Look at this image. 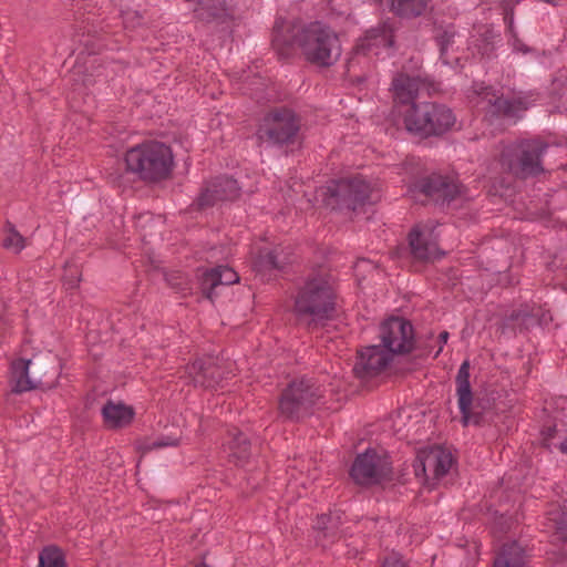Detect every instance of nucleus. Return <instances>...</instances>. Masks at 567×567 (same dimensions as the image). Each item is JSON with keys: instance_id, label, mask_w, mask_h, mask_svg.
Segmentation results:
<instances>
[{"instance_id": "f257e3e1", "label": "nucleus", "mask_w": 567, "mask_h": 567, "mask_svg": "<svg viewBox=\"0 0 567 567\" xmlns=\"http://www.w3.org/2000/svg\"><path fill=\"white\" fill-rule=\"evenodd\" d=\"M272 44L282 55H288L297 45L307 61L320 66L331 65L341 53L337 34L318 22L305 27L301 31H296L289 23H277Z\"/></svg>"}, {"instance_id": "f03ea898", "label": "nucleus", "mask_w": 567, "mask_h": 567, "mask_svg": "<svg viewBox=\"0 0 567 567\" xmlns=\"http://www.w3.org/2000/svg\"><path fill=\"white\" fill-rule=\"evenodd\" d=\"M337 297L332 278L320 271L311 277L297 296L295 308L309 326H324L336 315Z\"/></svg>"}, {"instance_id": "7ed1b4c3", "label": "nucleus", "mask_w": 567, "mask_h": 567, "mask_svg": "<svg viewBox=\"0 0 567 567\" xmlns=\"http://www.w3.org/2000/svg\"><path fill=\"white\" fill-rule=\"evenodd\" d=\"M127 169L142 179L156 182L166 178L172 169L173 154L159 142H147L130 148L125 155Z\"/></svg>"}, {"instance_id": "20e7f679", "label": "nucleus", "mask_w": 567, "mask_h": 567, "mask_svg": "<svg viewBox=\"0 0 567 567\" xmlns=\"http://www.w3.org/2000/svg\"><path fill=\"white\" fill-rule=\"evenodd\" d=\"M319 197L326 207L337 208L344 206L355 210L358 206L365 203H375L380 198V189L377 184L357 176L320 188L317 194V200H319Z\"/></svg>"}, {"instance_id": "39448f33", "label": "nucleus", "mask_w": 567, "mask_h": 567, "mask_svg": "<svg viewBox=\"0 0 567 567\" xmlns=\"http://www.w3.org/2000/svg\"><path fill=\"white\" fill-rule=\"evenodd\" d=\"M540 140L524 141L504 148L499 163L502 167L515 176L527 177L542 172L540 156L546 150Z\"/></svg>"}, {"instance_id": "423d86ee", "label": "nucleus", "mask_w": 567, "mask_h": 567, "mask_svg": "<svg viewBox=\"0 0 567 567\" xmlns=\"http://www.w3.org/2000/svg\"><path fill=\"white\" fill-rule=\"evenodd\" d=\"M473 94L472 102L480 111L496 116L515 117L519 111L526 110L530 104L522 94L504 97L503 93L499 94L498 91L484 84H475Z\"/></svg>"}, {"instance_id": "0eeeda50", "label": "nucleus", "mask_w": 567, "mask_h": 567, "mask_svg": "<svg viewBox=\"0 0 567 567\" xmlns=\"http://www.w3.org/2000/svg\"><path fill=\"white\" fill-rule=\"evenodd\" d=\"M320 396V389L311 380H295L281 394L280 413L289 419H300L309 412Z\"/></svg>"}, {"instance_id": "6e6552de", "label": "nucleus", "mask_w": 567, "mask_h": 567, "mask_svg": "<svg viewBox=\"0 0 567 567\" xmlns=\"http://www.w3.org/2000/svg\"><path fill=\"white\" fill-rule=\"evenodd\" d=\"M351 477L361 485L381 484L391 477V466L383 450H368L357 456Z\"/></svg>"}, {"instance_id": "1a4fd4ad", "label": "nucleus", "mask_w": 567, "mask_h": 567, "mask_svg": "<svg viewBox=\"0 0 567 567\" xmlns=\"http://www.w3.org/2000/svg\"><path fill=\"white\" fill-rule=\"evenodd\" d=\"M299 122L295 114L287 109L271 111L258 130V138L276 144L290 143L297 135Z\"/></svg>"}, {"instance_id": "9d476101", "label": "nucleus", "mask_w": 567, "mask_h": 567, "mask_svg": "<svg viewBox=\"0 0 567 567\" xmlns=\"http://www.w3.org/2000/svg\"><path fill=\"white\" fill-rule=\"evenodd\" d=\"M380 338L381 347L392 355L410 352L414 346L411 323L399 317L390 318L382 323Z\"/></svg>"}, {"instance_id": "9b49d317", "label": "nucleus", "mask_w": 567, "mask_h": 567, "mask_svg": "<svg viewBox=\"0 0 567 567\" xmlns=\"http://www.w3.org/2000/svg\"><path fill=\"white\" fill-rule=\"evenodd\" d=\"M436 226L432 223L417 224L409 234L411 257L417 261H433L440 255Z\"/></svg>"}, {"instance_id": "f8f14e48", "label": "nucleus", "mask_w": 567, "mask_h": 567, "mask_svg": "<svg viewBox=\"0 0 567 567\" xmlns=\"http://www.w3.org/2000/svg\"><path fill=\"white\" fill-rule=\"evenodd\" d=\"M393 355L381 346L365 347L359 351L353 372L358 378L367 379L381 373Z\"/></svg>"}, {"instance_id": "ddd939ff", "label": "nucleus", "mask_w": 567, "mask_h": 567, "mask_svg": "<svg viewBox=\"0 0 567 567\" xmlns=\"http://www.w3.org/2000/svg\"><path fill=\"white\" fill-rule=\"evenodd\" d=\"M431 111H434L432 103L416 104L415 102L405 106H398V110H394L409 132L424 136L431 135V131L435 127L426 117L430 116Z\"/></svg>"}, {"instance_id": "4468645a", "label": "nucleus", "mask_w": 567, "mask_h": 567, "mask_svg": "<svg viewBox=\"0 0 567 567\" xmlns=\"http://www.w3.org/2000/svg\"><path fill=\"white\" fill-rule=\"evenodd\" d=\"M416 190L427 199L445 203L460 194V186L452 178L432 175L415 184L412 192Z\"/></svg>"}, {"instance_id": "2eb2a0df", "label": "nucleus", "mask_w": 567, "mask_h": 567, "mask_svg": "<svg viewBox=\"0 0 567 567\" xmlns=\"http://www.w3.org/2000/svg\"><path fill=\"white\" fill-rule=\"evenodd\" d=\"M238 185L233 178L223 176L210 182L196 200L199 209L216 205L220 200H230L238 196Z\"/></svg>"}, {"instance_id": "dca6fc26", "label": "nucleus", "mask_w": 567, "mask_h": 567, "mask_svg": "<svg viewBox=\"0 0 567 567\" xmlns=\"http://www.w3.org/2000/svg\"><path fill=\"white\" fill-rule=\"evenodd\" d=\"M392 86L395 102L394 110H398V106L414 103L419 92L425 87V83L419 75L399 74L393 79Z\"/></svg>"}, {"instance_id": "f3484780", "label": "nucleus", "mask_w": 567, "mask_h": 567, "mask_svg": "<svg viewBox=\"0 0 567 567\" xmlns=\"http://www.w3.org/2000/svg\"><path fill=\"white\" fill-rule=\"evenodd\" d=\"M393 43L392 30L388 25H382L367 32L363 39L357 44V53L364 55H380L381 50H388Z\"/></svg>"}, {"instance_id": "a211bd4d", "label": "nucleus", "mask_w": 567, "mask_h": 567, "mask_svg": "<svg viewBox=\"0 0 567 567\" xmlns=\"http://www.w3.org/2000/svg\"><path fill=\"white\" fill-rule=\"evenodd\" d=\"M237 272L226 266H218L205 272L202 280V290L209 300L217 295L216 289L219 286H228L238 282Z\"/></svg>"}, {"instance_id": "6ab92c4d", "label": "nucleus", "mask_w": 567, "mask_h": 567, "mask_svg": "<svg viewBox=\"0 0 567 567\" xmlns=\"http://www.w3.org/2000/svg\"><path fill=\"white\" fill-rule=\"evenodd\" d=\"M456 394L458 398V408L462 413V420L464 425H467L473 421L471 414L472 408V391L470 385V362L464 361L456 375Z\"/></svg>"}, {"instance_id": "aec40b11", "label": "nucleus", "mask_w": 567, "mask_h": 567, "mask_svg": "<svg viewBox=\"0 0 567 567\" xmlns=\"http://www.w3.org/2000/svg\"><path fill=\"white\" fill-rule=\"evenodd\" d=\"M187 378L196 385L213 389L218 384L217 368L212 358L199 359L186 367Z\"/></svg>"}, {"instance_id": "412c9836", "label": "nucleus", "mask_w": 567, "mask_h": 567, "mask_svg": "<svg viewBox=\"0 0 567 567\" xmlns=\"http://www.w3.org/2000/svg\"><path fill=\"white\" fill-rule=\"evenodd\" d=\"M454 457L450 450L444 447H434L421 462L420 467L422 472L426 474L427 471L432 472L434 478L439 480L443 477L452 467Z\"/></svg>"}, {"instance_id": "4be33fe9", "label": "nucleus", "mask_w": 567, "mask_h": 567, "mask_svg": "<svg viewBox=\"0 0 567 567\" xmlns=\"http://www.w3.org/2000/svg\"><path fill=\"white\" fill-rule=\"evenodd\" d=\"M526 563L524 546L517 542H508L497 550L493 567H526Z\"/></svg>"}, {"instance_id": "5701e85b", "label": "nucleus", "mask_w": 567, "mask_h": 567, "mask_svg": "<svg viewBox=\"0 0 567 567\" xmlns=\"http://www.w3.org/2000/svg\"><path fill=\"white\" fill-rule=\"evenodd\" d=\"M105 425L111 429L122 427L131 423L134 411L122 402L109 401L102 409Z\"/></svg>"}, {"instance_id": "b1692460", "label": "nucleus", "mask_w": 567, "mask_h": 567, "mask_svg": "<svg viewBox=\"0 0 567 567\" xmlns=\"http://www.w3.org/2000/svg\"><path fill=\"white\" fill-rule=\"evenodd\" d=\"M340 525L341 516L338 513L318 517L316 523L317 537L322 547H326L338 538Z\"/></svg>"}, {"instance_id": "393cba45", "label": "nucleus", "mask_w": 567, "mask_h": 567, "mask_svg": "<svg viewBox=\"0 0 567 567\" xmlns=\"http://www.w3.org/2000/svg\"><path fill=\"white\" fill-rule=\"evenodd\" d=\"M190 3L196 17L203 21H213L226 14L225 0H186Z\"/></svg>"}, {"instance_id": "a878e982", "label": "nucleus", "mask_w": 567, "mask_h": 567, "mask_svg": "<svg viewBox=\"0 0 567 567\" xmlns=\"http://www.w3.org/2000/svg\"><path fill=\"white\" fill-rule=\"evenodd\" d=\"M30 360L18 359L11 363V382L14 392H25L35 388L37 383L29 377Z\"/></svg>"}, {"instance_id": "bb28decb", "label": "nucleus", "mask_w": 567, "mask_h": 567, "mask_svg": "<svg viewBox=\"0 0 567 567\" xmlns=\"http://www.w3.org/2000/svg\"><path fill=\"white\" fill-rule=\"evenodd\" d=\"M434 111L430 112L429 121L433 123L434 130L431 135L442 134L455 123V116L445 105L432 103Z\"/></svg>"}, {"instance_id": "cd10ccee", "label": "nucleus", "mask_w": 567, "mask_h": 567, "mask_svg": "<svg viewBox=\"0 0 567 567\" xmlns=\"http://www.w3.org/2000/svg\"><path fill=\"white\" fill-rule=\"evenodd\" d=\"M548 520L551 524L554 536L557 542H561V550L567 553V505L560 509L550 511Z\"/></svg>"}, {"instance_id": "c85d7f7f", "label": "nucleus", "mask_w": 567, "mask_h": 567, "mask_svg": "<svg viewBox=\"0 0 567 567\" xmlns=\"http://www.w3.org/2000/svg\"><path fill=\"white\" fill-rule=\"evenodd\" d=\"M427 6V0H391L392 10L405 17L421 14Z\"/></svg>"}, {"instance_id": "c756f323", "label": "nucleus", "mask_w": 567, "mask_h": 567, "mask_svg": "<svg viewBox=\"0 0 567 567\" xmlns=\"http://www.w3.org/2000/svg\"><path fill=\"white\" fill-rule=\"evenodd\" d=\"M38 567H66L62 550L55 546H48L39 555Z\"/></svg>"}, {"instance_id": "7c9ffc66", "label": "nucleus", "mask_w": 567, "mask_h": 567, "mask_svg": "<svg viewBox=\"0 0 567 567\" xmlns=\"http://www.w3.org/2000/svg\"><path fill=\"white\" fill-rule=\"evenodd\" d=\"M27 245V240L22 237L13 226L8 225L3 238V247L18 254Z\"/></svg>"}, {"instance_id": "2f4dec72", "label": "nucleus", "mask_w": 567, "mask_h": 567, "mask_svg": "<svg viewBox=\"0 0 567 567\" xmlns=\"http://www.w3.org/2000/svg\"><path fill=\"white\" fill-rule=\"evenodd\" d=\"M233 440L228 442V450L230 452V456L236 458L237 461L244 460L247 453V444H246V437L243 433L238 431H234L231 433Z\"/></svg>"}, {"instance_id": "473e14b6", "label": "nucleus", "mask_w": 567, "mask_h": 567, "mask_svg": "<svg viewBox=\"0 0 567 567\" xmlns=\"http://www.w3.org/2000/svg\"><path fill=\"white\" fill-rule=\"evenodd\" d=\"M453 37L454 34L452 32L444 31V33L439 38L441 59L443 60L444 63H449L447 60L445 59V54L447 52L450 43L453 42Z\"/></svg>"}, {"instance_id": "72a5a7b5", "label": "nucleus", "mask_w": 567, "mask_h": 567, "mask_svg": "<svg viewBox=\"0 0 567 567\" xmlns=\"http://www.w3.org/2000/svg\"><path fill=\"white\" fill-rule=\"evenodd\" d=\"M176 443H177L176 439L166 437V439L153 441L152 444H145L141 449L143 451V453H145L146 451H148L153 447H165V446L175 445Z\"/></svg>"}, {"instance_id": "f704fd0d", "label": "nucleus", "mask_w": 567, "mask_h": 567, "mask_svg": "<svg viewBox=\"0 0 567 567\" xmlns=\"http://www.w3.org/2000/svg\"><path fill=\"white\" fill-rule=\"evenodd\" d=\"M381 567H408L406 563L398 555L391 554L388 556Z\"/></svg>"}, {"instance_id": "c9c22d12", "label": "nucleus", "mask_w": 567, "mask_h": 567, "mask_svg": "<svg viewBox=\"0 0 567 567\" xmlns=\"http://www.w3.org/2000/svg\"><path fill=\"white\" fill-rule=\"evenodd\" d=\"M262 262L269 268L282 267L281 261L278 260V256L275 252H268Z\"/></svg>"}, {"instance_id": "e433bc0d", "label": "nucleus", "mask_w": 567, "mask_h": 567, "mask_svg": "<svg viewBox=\"0 0 567 567\" xmlns=\"http://www.w3.org/2000/svg\"><path fill=\"white\" fill-rule=\"evenodd\" d=\"M135 17H136L135 12H127V13H125V16L123 18V21H124V24H125L126 28H128V27L133 28L134 27V23L131 22V20H133V18H135Z\"/></svg>"}, {"instance_id": "4c0bfd02", "label": "nucleus", "mask_w": 567, "mask_h": 567, "mask_svg": "<svg viewBox=\"0 0 567 567\" xmlns=\"http://www.w3.org/2000/svg\"><path fill=\"white\" fill-rule=\"evenodd\" d=\"M504 11H505L504 21L507 24L508 29L512 31L513 17L508 13L506 7L504 8Z\"/></svg>"}, {"instance_id": "58836bf2", "label": "nucleus", "mask_w": 567, "mask_h": 567, "mask_svg": "<svg viewBox=\"0 0 567 567\" xmlns=\"http://www.w3.org/2000/svg\"><path fill=\"white\" fill-rule=\"evenodd\" d=\"M554 433H555V429H547V431L544 432L545 440L547 441V440L554 437Z\"/></svg>"}, {"instance_id": "ea45409f", "label": "nucleus", "mask_w": 567, "mask_h": 567, "mask_svg": "<svg viewBox=\"0 0 567 567\" xmlns=\"http://www.w3.org/2000/svg\"><path fill=\"white\" fill-rule=\"evenodd\" d=\"M449 339V333L446 331H443L442 333H440V340L445 343Z\"/></svg>"}, {"instance_id": "a19ab883", "label": "nucleus", "mask_w": 567, "mask_h": 567, "mask_svg": "<svg viewBox=\"0 0 567 567\" xmlns=\"http://www.w3.org/2000/svg\"><path fill=\"white\" fill-rule=\"evenodd\" d=\"M513 47L516 49V50H523V45H520L519 41L517 39L514 40L513 42Z\"/></svg>"}]
</instances>
